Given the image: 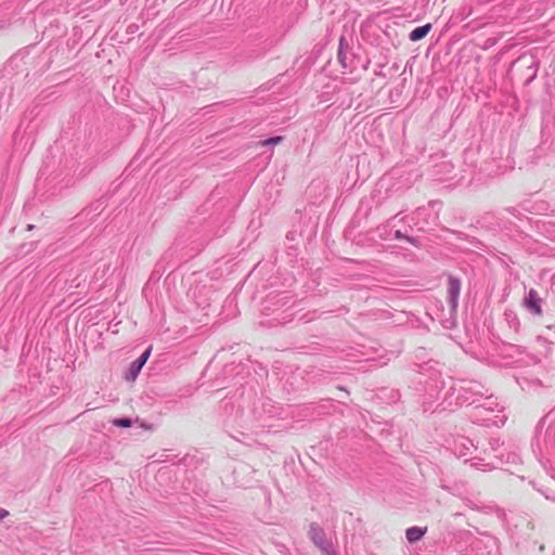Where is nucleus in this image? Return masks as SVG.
Returning <instances> with one entry per match:
<instances>
[{
	"label": "nucleus",
	"instance_id": "nucleus-1",
	"mask_svg": "<svg viewBox=\"0 0 555 555\" xmlns=\"http://www.w3.org/2000/svg\"><path fill=\"white\" fill-rule=\"evenodd\" d=\"M152 347H149L141 357L132 362L128 369V373L126 374V379L128 380H134L137 376L139 375L141 369L146 363L151 356Z\"/></svg>",
	"mask_w": 555,
	"mask_h": 555
},
{
	"label": "nucleus",
	"instance_id": "nucleus-2",
	"mask_svg": "<svg viewBox=\"0 0 555 555\" xmlns=\"http://www.w3.org/2000/svg\"><path fill=\"white\" fill-rule=\"evenodd\" d=\"M525 305L535 315L542 314L541 299L539 298L537 291H534V289L529 291V293L526 297V300H525Z\"/></svg>",
	"mask_w": 555,
	"mask_h": 555
},
{
	"label": "nucleus",
	"instance_id": "nucleus-3",
	"mask_svg": "<svg viewBox=\"0 0 555 555\" xmlns=\"http://www.w3.org/2000/svg\"><path fill=\"white\" fill-rule=\"evenodd\" d=\"M460 292H461V282L455 278H450L448 280V294L450 297V302L453 308L456 307Z\"/></svg>",
	"mask_w": 555,
	"mask_h": 555
},
{
	"label": "nucleus",
	"instance_id": "nucleus-4",
	"mask_svg": "<svg viewBox=\"0 0 555 555\" xmlns=\"http://www.w3.org/2000/svg\"><path fill=\"white\" fill-rule=\"evenodd\" d=\"M426 532L427 527L421 528L415 526L408 528L405 531V535L410 543H414L416 541H420L425 535Z\"/></svg>",
	"mask_w": 555,
	"mask_h": 555
},
{
	"label": "nucleus",
	"instance_id": "nucleus-5",
	"mask_svg": "<svg viewBox=\"0 0 555 555\" xmlns=\"http://www.w3.org/2000/svg\"><path fill=\"white\" fill-rule=\"evenodd\" d=\"M430 29H431V24H426V25L416 27L415 29H413L410 33L409 38L411 41H418V40L423 39L424 37H426L427 34L430 31Z\"/></svg>",
	"mask_w": 555,
	"mask_h": 555
},
{
	"label": "nucleus",
	"instance_id": "nucleus-6",
	"mask_svg": "<svg viewBox=\"0 0 555 555\" xmlns=\"http://www.w3.org/2000/svg\"><path fill=\"white\" fill-rule=\"evenodd\" d=\"M282 141H283V137H274V138H270V139L261 141L259 143V145H261V146L276 145V144L281 143Z\"/></svg>",
	"mask_w": 555,
	"mask_h": 555
},
{
	"label": "nucleus",
	"instance_id": "nucleus-7",
	"mask_svg": "<svg viewBox=\"0 0 555 555\" xmlns=\"http://www.w3.org/2000/svg\"><path fill=\"white\" fill-rule=\"evenodd\" d=\"M113 424L118 427H130L132 422L129 418H116L113 421Z\"/></svg>",
	"mask_w": 555,
	"mask_h": 555
},
{
	"label": "nucleus",
	"instance_id": "nucleus-8",
	"mask_svg": "<svg viewBox=\"0 0 555 555\" xmlns=\"http://www.w3.org/2000/svg\"><path fill=\"white\" fill-rule=\"evenodd\" d=\"M9 515V512L0 507V520L4 519Z\"/></svg>",
	"mask_w": 555,
	"mask_h": 555
},
{
	"label": "nucleus",
	"instance_id": "nucleus-9",
	"mask_svg": "<svg viewBox=\"0 0 555 555\" xmlns=\"http://www.w3.org/2000/svg\"><path fill=\"white\" fill-rule=\"evenodd\" d=\"M33 229H34V224H28V225H27V230H28V231H31Z\"/></svg>",
	"mask_w": 555,
	"mask_h": 555
}]
</instances>
